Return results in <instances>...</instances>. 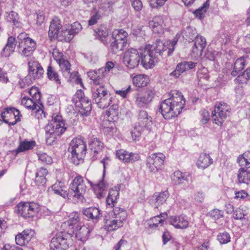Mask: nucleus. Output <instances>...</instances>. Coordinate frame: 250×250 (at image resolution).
Here are the masks:
<instances>
[{
	"label": "nucleus",
	"instance_id": "2",
	"mask_svg": "<svg viewBox=\"0 0 250 250\" xmlns=\"http://www.w3.org/2000/svg\"><path fill=\"white\" fill-rule=\"evenodd\" d=\"M127 216V212L124 208L115 207L112 211L105 212L104 215V229L107 231L118 229L123 226Z\"/></svg>",
	"mask_w": 250,
	"mask_h": 250
},
{
	"label": "nucleus",
	"instance_id": "12",
	"mask_svg": "<svg viewBox=\"0 0 250 250\" xmlns=\"http://www.w3.org/2000/svg\"><path fill=\"white\" fill-rule=\"evenodd\" d=\"M87 187L86 181L80 175L76 176L70 186V190L74 193V196L79 200H83V195L86 192Z\"/></svg>",
	"mask_w": 250,
	"mask_h": 250
},
{
	"label": "nucleus",
	"instance_id": "50",
	"mask_svg": "<svg viewBox=\"0 0 250 250\" xmlns=\"http://www.w3.org/2000/svg\"><path fill=\"white\" fill-rule=\"evenodd\" d=\"M59 34V36L63 38V40L67 42H70L74 37L70 29H63Z\"/></svg>",
	"mask_w": 250,
	"mask_h": 250
},
{
	"label": "nucleus",
	"instance_id": "55",
	"mask_svg": "<svg viewBox=\"0 0 250 250\" xmlns=\"http://www.w3.org/2000/svg\"><path fill=\"white\" fill-rule=\"evenodd\" d=\"M246 213L242 208H239L236 209L233 213L234 218L236 220H241L245 218Z\"/></svg>",
	"mask_w": 250,
	"mask_h": 250
},
{
	"label": "nucleus",
	"instance_id": "10",
	"mask_svg": "<svg viewBox=\"0 0 250 250\" xmlns=\"http://www.w3.org/2000/svg\"><path fill=\"white\" fill-rule=\"evenodd\" d=\"M38 210V205L34 202H21L16 208L19 215L25 218L34 216Z\"/></svg>",
	"mask_w": 250,
	"mask_h": 250
},
{
	"label": "nucleus",
	"instance_id": "19",
	"mask_svg": "<svg viewBox=\"0 0 250 250\" xmlns=\"http://www.w3.org/2000/svg\"><path fill=\"white\" fill-rule=\"evenodd\" d=\"M197 64V63L191 61H184L178 63L174 71L170 73V76L175 78H179L182 73L184 72L192 69Z\"/></svg>",
	"mask_w": 250,
	"mask_h": 250
},
{
	"label": "nucleus",
	"instance_id": "30",
	"mask_svg": "<svg viewBox=\"0 0 250 250\" xmlns=\"http://www.w3.org/2000/svg\"><path fill=\"white\" fill-rule=\"evenodd\" d=\"M90 232V229L85 225L77 226L75 236L78 240L84 242L88 239Z\"/></svg>",
	"mask_w": 250,
	"mask_h": 250
},
{
	"label": "nucleus",
	"instance_id": "35",
	"mask_svg": "<svg viewBox=\"0 0 250 250\" xmlns=\"http://www.w3.org/2000/svg\"><path fill=\"white\" fill-rule=\"evenodd\" d=\"M16 39L12 36L9 37L7 40V43L3 49L1 54L3 56L7 57L13 53L16 47Z\"/></svg>",
	"mask_w": 250,
	"mask_h": 250
},
{
	"label": "nucleus",
	"instance_id": "47",
	"mask_svg": "<svg viewBox=\"0 0 250 250\" xmlns=\"http://www.w3.org/2000/svg\"><path fill=\"white\" fill-rule=\"evenodd\" d=\"M172 182L175 185L183 183L186 179L184 178L183 173L180 171H176L172 173L171 176Z\"/></svg>",
	"mask_w": 250,
	"mask_h": 250
},
{
	"label": "nucleus",
	"instance_id": "38",
	"mask_svg": "<svg viewBox=\"0 0 250 250\" xmlns=\"http://www.w3.org/2000/svg\"><path fill=\"white\" fill-rule=\"evenodd\" d=\"M36 145V142L34 141H24L20 142L18 147L16 150L17 153L24 152L30 149H32Z\"/></svg>",
	"mask_w": 250,
	"mask_h": 250
},
{
	"label": "nucleus",
	"instance_id": "40",
	"mask_svg": "<svg viewBox=\"0 0 250 250\" xmlns=\"http://www.w3.org/2000/svg\"><path fill=\"white\" fill-rule=\"evenodd\" d=\"M78 106L81 108V113L83 115L87 116L91 110V101L87 98L81 100L78 104H77Z\"/></svg>",
	"mask_w": 250,
	"mask_h": 250
},
{
	"label": "nucleus",
	"instance_id": "31",
	"mask_svg": "<svg viewBox=\"0 0 250 250\" xmlns=\"http://www.w3.org/2000/svg\"><path fill=\"white\" fill-rule=\"evenodd\" d=\"M52 190L54 193L62 197L64 199L68 197V193L66 190V187L62 181H57L51 187Z\"/></svg>",
	"mask_w": 250,
	"mask_h": 250
},
{
	"label": "nucleus",
	"instance_id": "13",
	"mask_svg": "<svg viewBox=\"0 0 250 250\" xmlns=\"http://www.w3.org/2000/svg\"><path fill=\"white\" fill-rule=\"evenodd\" d=\"M58 63L63 75L68 81L75 82L77 84L82 85V81L78 76V73L76 71L71 73V64L67 60L64 59Z\"/></svg>",
	"mask_w": 250,
	"mask_h": 250
},
{
	"label": "nucleus",
	"instance_id": "28",
	"mask_svg": "<svg viewBox=\"0 0 250 250\" xmlns=\"http://www.w3.org/2000/svg\"><path fill=\"white\" fill-rule=\"evenodd\" d=\"M213 162V159L209 154L202 153L197 160L196 165L198 168L204 169L208 167Z\"/></svg>",
	"mask_w": 250,
	"mask_h": 250
},
{
	"label": "nucleus",
	"instance_id": "39",
	"mask_svg": "<svg viewBox=\"0 0 250 250\" xmlns=\"http://www.w3.org/2000/svg\"><path fill=\"white\" fill-rule=\"evenodd\" d=\"M238 180L240 183L248 184L250 182V168H241L239 169Z\"/></svg>",
	"mask_w": 250,
	"mask_h": 250
},
{
	"label": "nucleus",
	"instance_id": "15",
	"mask_svg": "<svg viewBox=\"0 0 250 250\" xmlns=\"http://www.w3.org/2000/svg\"><path fill=\"white\" fill-rule=\"evenodd\" d=\"M123 62L125 65L129 69L136 67L140 62L139 51L131 48L125 52L123 57Z\"/></svg>",
	"mask_w": 250,
	"mask_h": 250
},
{
	"label": "nucleus",
	"instance_id": "62",
	"mask_svg": "<svg viewBox=\"0 0 250 250\" xmlns=\"http://www.w3.org/2000/svg\"><path fill=\"white\" fill-rule=\"evenodd\" d=\"M57 136H59L46 132L45 137L46 143L49 145H52L53 143L55 142Z\"/></svg>",
	"mask_w": 250,
	"mask_h": 250
},
{
	"label": "nucleus",
	"instance_id": "26",
	"mask_svg": "<svg viewBox=\"0 0 250 250\" xmlns=\"http://www.w3.org/2000/svg\"><path fill=\"white\" fill-rule=\"evenodd\" d=\"M33 235V232L31 230H24L16 236V243L19 246L25 245L31 240Z\"/></svg>",
	"mask_w": 250,
	"mask_h": 250
},
{
	"label": "nucleus",
	"instance_id": "63",
	"mask_svg": "<svg viewBox=\"0 0 250 250\" xmlns=\"http://www.w3.org/2000/svg\"><path fill=\"white\" fill-rule=\"evenodd\" d=\"M85 98L84 95V93L83 90H79L77 91L74 96V100H76V104H78L81 101V100Z\"/></svg>",
	"mask_w": 250,
	"mask_h": 250
},
{
	"label": "nucleus",
	"instance_id": "14",
	"mask_svg": "<svg viewBox=\"0 0 250 250\" xmlns=\"http://www.w3.org/2000/svg\"><path fill=\"white\" fill-rule=\"evenodd\" d=\"M66 128L64 127L62 117L56 115L53 117L51 122L46 125L45 130L46 132L60 136L62 134Z\"/></svg>",
	"mask_w": 250,
	"mask_h": 250
},
{
	"label": "nucleus",
	"instance_id": "3",
	"mask_svg": "<svg viewBox=\"0 0 250 250\" xmlns=\"http://www.w3.org/2000/svg\"><path fill=\"white\" fill-rule=\"evenodd\" d=\"M68 151L71 154V160L74 164L77 165L82 162L86 151V146L83 139H73L69 144Z\"/></svg>",
	"mask_w": 250,
	"mask_h": 250
},
{
	"label": "nucleus",
	"instance_id": "59",
	"mask_svg": "<svg viewBox=\"0 0 250 250\" xmlns=\"http://www.w3.org/2000/svg\"><path fill=\"white\" fill-rule=\"evenodd\" d=\"M29 94L32 96V99L36 101L40 99V93L37 87H32L29 90Z\"/></svg>",
	"mask_w": 250,
	"mask_h": 250
},
{
	"label": "nucleus",
	"instance_id": "7",
	"mask_svg": "<svg viewBox=\"0 0 250 250\" xmlns=\"http://www.w3.org/2000/svg\"><path fill=\"white\" fill-rule=\"evenodd\" d=\"M112 97L104 85L96 86L92 90L93 101L101 108L108 107L112 103Z\"/></svg>",
	"mask_w": 250,
	"mask_h": 250
},
{
	"label": "nucleus",
	"instance_id": "23",
	"mask_svg": "<svg viewBox=\"0 0 250 250\" xmlns=\"http://www.w3.org/2000/svg\"><path fill=\"white\" fill-rule=\"evenodd\" d=\"M88 182L90 184L98 198L101 199L105 195L107 186L103 180L95 184L90 181H88Z\"/></svg>",
	"mask_w": 250,
	"mask_h": 250
},
{
	"label": "nucleus",
	"instance_id": "58",
	"mask_svg": "<svg viewBox=\"0 0 250 250\" xmlns=\"http://www.w3.org/2000/svg\"><path fill=\"white\" fill-rule=\"evenodd\" d=\"M104 72L103 69H99L98 70V74L96 76L95 80H93V83L94 84H95L96 85H103V78L104 76L103 75H101V73H103Z\"/></svg>",
	"mask_w": 250,
	"mask_h": 250
},
{
	"label": "nucleus",
	"instance_id": "32",
	"mask_svg": "<svg viewBox=\"0 0 250 250\" xmlns=\"http://www.w3.org/2000/svg\"><path fill=\"white\" fill-rule=\"evenodd\" d=\"M89 146L91 151L94 153L93 159H96L97 157L95 155L101 152L104 147V144L99 139L94 138L89 142Z\"/></svg>",
	"mask_w": 250,
	"mask_h": 250
},
{
	"label": "nucleus",
	"instance_id": "60",
	"mask_svg": "<svg viewBox=\"0 0 250 250\" xmlns=\"http://www.w3.org/2000/svg\"><path fill=\"white\" fill-rule=\"evenodd\" d=\"M72 33L75 36V35L78 34L82 29V26L79 22H75L71 25L70 28Z\"/></svg>",
	"mask_w": 250,
	"mask_h": 250
},
{
	"label": "nucleus",
	"instance_id": "17",
	"mask_svg": "<svg viewBox=\"0 0 250 250\" xmlns=\"http://www.w3.org/2000/svg\"><path fill=\"white\" fill-rule=\"evenodd\" d=\"M155 95V91L152 88L147 89L143 94H137L135 104L139 107H146L152 101Z\"/></svg>",
	"mask_w": 250,
	"mask_h": 250
},
{
	"label": "nucleus",
	"instance_id": "18",
	"mask_svg": "<svg viewBox=\"0 0 250 250\" xmlns=\"http://www.w3.org/2000/svg\"><path fill=\"white\" fill-rule=\"evenodd\" d=\"M68 247L67 239L62 233L52 238L50 244V250H65Z\"/></svg>",
	"mask_w": 250,
	"mask_h": 250
},
{
	"label": "nucleus",
	"instance_id": "43",
	"mask_svg": "<svg viewBox=\"0 0 250 250\" xmlns=\"http://www.w3.org/2000/svg\"><path fill=\"white\" fill-rule=\"evenodd\" d=\"M6 20L9 22L12 23L17 27L20 25V17L18 14L14 11L7 12L5 14Z\"/></svg>",
	"mask_w": 250,
	"mask_h": 250
},
{
	"label": "nucleus",
	"instance_id": "6",
	"mask_svg": "<svg viewBox=\"0 0 250 250\" xmlns=\"http://www.w3.org/2000/svg\"><path fill=\"white\" fill-rule=\"evenodd\" d=\"M152 45L147 44L139 49L141 64L146 69L152 68L158 62V55Z\"/></svg>",
	"mask_w": 250,
	"mask_h": 250
},
{
	"label": "nucleus",
	"instance_id": "25",
	"mask_svg": "<svg viewBox=\"0 0 250 250\" xmlns=\"http://www.w3.org/2000/svg\"><path fill=\"white\" fill-rule=\"evenodd\" d=\"M61 27V21L58 18H55L52 20L48 31V36L51 40L59 37Z\"/></svg>",
	"mask_w": 250,
	"mask_h": 250
},
{
	"label": "nucleus",
	"instance_id": "34",
	"mask_svg": "<svg viewBox=\"0 0 250 250\" xmlns=\"http://www.w3.org/2000/svg\"><path fill=\"white\" fill-rule=\"evenodd\" d=\"M48 171L47 169L43 167L37 170L36 173V177L35 182L38 186H43L46 182V176L48 174Z\"/></svg>",
	"mask_w": 250,
	"mask_h": 250
},
{
	"label": "nucleus",
	"instance_id": "41",
	"mask_svg": "<svg viewBox=\"0 0 250 250\" xmlns=\"http://www.w3.org/2000/svg\"><path fill=\"white\" fill-rule=\"evenodd\" d=\"M118 196L119 190L117 188L110 189L106 198L107 204L111 207H115Z\"/></svg>",
	"mask_w": 250,
	"mask_h": 250
},
{
	"label": "nucleus",
	"instance_id": "57",
	"mask_svg": "<svg viewBox=\"0 0 250 250\" xmlns=\"http://www.w3.org/2000/svg\"><path fill=\"white\" fill-rule=\"evenodd\" d=\"M210 216L214 220H218L223 217V211L217 209H214L209 212Z\"/></svg>",
	"mask_w": 250,
	"mask_h": 250
},
{
	"label": "nucleus",
	"instance_id": "42",
	"mask_svg": "<svg viewBox=\"0 0 250 250\" xmlns=\"http://www.w3.org/2000/svg\"><path fill=\"white\" fill-rule=\"evenodd\" d=\"M47 75L48 79L53 81L56 84H61V81L58 73L56 70L50 65L48 66Z\"/></svg>",
	"mask_w": 250,
	"mask_h": 250
},
{
	"label": "nucleus",
	"instance_id": "49",
	"mask_svg": "<svg viewBox=\"0 0 250 250\" xmlns=\"http://www.w3.org/2000/svg\"><path fill=\"white\" fill-rule=\"evenodd\" d=\"M67 223L69 226L77 224L80 221V215L78 212H73L69 216Z\"/></svg>",
	"mask_w": 250,
	"mask_h": 250
},
{
	"label": "nucleus",
	"instance_id": "9",
	"mask_svg": "<svg viewBox=\"0 0 250 250\" xmlns=\"http://www.w3.org/2000/svg\"><path fill=\"white\" fill-rule=\"evenodd\" d=\"M229 109V106L226 103H217L212 112V120L214 123L218 125H222L223 123L227 118L228 112Z\"/></svg>",
	"mask_w": 250,
	"mask_h": 250
},
{
	"label": "nucleus",
	"instance_id": "5",
	"mask_svg": "<svg viewBox=\"0 0 250 250\" xmlns=\"http://www.w3.org/2000/svg\"><path fill=\"white\" fill-rule=\"evenodd\" d=\"M151 125V118L148 116L147 113L144 110L140 111L138 121L135 124L133 129L131 131L133 139L135 141L138 140L141 133L148 130Z\"/></svg>",
	"mask_w": 250,
	"mask_h": 250
},
{
	"label": "nucleus",
	"instance_id": "24",
	"mask_svg": "<svg viewBox=\"0 0 250 250\" xmlns=\"http://www.w3.org/2000/svg\"><path fill=\"white\" fill-rule=\"evenodd\" d=\"M163 23L164 17L162 16H157L149 21V26L154 33L159 34L163 32Z\"/></svg>",
	"mask_w": 250,
	"mask_h": 250
},
{
	"label": "nucleus",
	"instance_id": "21",
	"mask_svg": "<svg viewBox=\"0 0 250 250\" xmlns=\"http://www.w3.org/2000/svg\"><path fill=\"white\" fill-rule=\"evenodd\" d=\"M116 156L124 163H133L138 161L140 156L137 153L129 152L124 149H119L116 151Z\"/></svg>",
	"mask_w": 250,
	"mask_h": 250
},
{
	"label": "nucleus",
	"instance_id": "52",
	"mask_svg": "<svg viewBox=\"0 0 250 250\" xmlns=\"http://www.w3.org/2000/svg\"><path fill=\"white\" fill-rule=\"evenodd\" d=\"M39 160L42 164H51L52 163V158L45 153H39L38 154Z\"/></svg>",
	"mask_w": 250,
	"mask_h": 250
},
{
	"label": "nucleus",
	"instance_id": "36",
	"mask_svg": "<svg viewBox=\"0 0 250 250\" xmlns=\"http://www.w3.org/2000/svg\"><path fill=\"white\" fill-rule=\"evenodd\" d=\"M169 196V193L167 191H163L160 193H156L153 196V204L156 207L165 203Z\"/></svg>",
	"mask_w": 250,
	"mask_h": 250
},
{
	"label": "nucleus",
	"instance_id": "8",
	"mask_svg": "<svg viewBox=\"0 0 250 250\" xmlns=\"http://www.w3.org/2000/svg\"><path fill=\"white\" fill-rule=\"evenodd\" d=\"M127 33L123 29H116L112 34L109 46L110 50L114 54H117L124 49L126 45Z\"/></svg>",
	"mask_w": 250,
	"mask_h": 250
},
{
	"label": "nucleus",
	"instance_id": "54",
	"mask_svg": "<svg viewBox=\"0 0 250 250\" xmlns=\"http://www.w3.org/2000/svg\"><path fill=\"white\" fill-rule=\"evenodd\" d=\"M245 64L246 61H245L244 58L241 57L236 60L234 63V68L235 70H237V71L240 72L244 68Z\"/></svg>",
	"mask_w": 250,
	"mask_h": 250
},
{
	"label": "nucleus",
	"instance_id": "44",
	"mask_svg": "<svg viewBox=\"0 0 250 250\" xmlns=\"http://www.w3.org/2000/svg\"><path fill=\"white\" fill-rule=\"evenodd\" d=\"M10 108H7L4 109V110L1 113L0 116L4 122L8 124L9 125H15L19 121H20V118L18 117L16 118L13 121L10 122L9 121V114L11 115V118L13 117V115L10 113Z\"/></svg>",
	"mask_w": 250,
	"mask_h": 250
},
{
	"label": "nucleus",
	"instance_id": "51",
	"mask_svg": "<svg viewBox=\"0 0 250 250\" xmlns=\"http://www.w3.org/2000/svg\"><path fill=\"white\" fill-rule=\"evenodd\" d=\"M197 77L199 81L202 82L203 80L208 81L209 79V75L208 74V71L205 67H203L197 72Z\"/></svg>",
	"mask_w": 250,
	"mask_h": 250
},
{
	"label": "nucleus",
	"instance_id": "33",
	"mask_svg": "<svg viewBox=\"0 0 250 250\" xmlns=\"http://www.w3.org/2000/svg\"><path fill=\"white\" fill-rule=\"evenodd\" d=\"M95 33L99 39L104 44H107L110 37L108 36V31L105 25H101L95 30Z\"/></svg>",
	"mask_w": 250,
	"mask_h": 250
},
{
	"label": "nucleus",
	"instance_id": "46",
	"mask_svg": "<svg viewBox=\"0 0 250 250\" xmlns=\"http://www.w3.org/2000/svg\"><path fill=\"white\" fill-rule=\"evenodd\" d=\"M167 215V213H164L153 217L151 219L152 223L149 225L150 227H157L159 224H162L165 221L164 219Z\"/></svg>",
	"mask_w": 250,
	"mask_h": 250
},
{
	"label": "nucleus",
	"instance_id": "29",
	"mask_svg": "<svg viewBox=\"0 0 250 250\" xmlns=\"http://www.w3.org/2000/svg\"><path fill=\"white\" fill-rule=\"evenodd\" d=\"M83 214L93 222L97 223L100 217V210L96 207H90L83 210Z\"/></svg>",
	"mask_w": 250,
	"mask_h": 250
},
{
	"label": "nucleus",
	"instance_id": "27",
	"mask_svg": "<svg viewBox=\"0 0 250 250\" xmlns=\"http://www.w3.org/2000/svg\"><path fill=\"white\" fill-rule=\"evenodd\" d=\"M206 45V39L202 36H197L192 47V52L197 56L201 55Z\"/></svg>",
	"mask_w": 250,
	"mask_h": 250
},
{
	"label": "nucleus",
	"instance_id": "56",
	"mask_svg": "<svg viewBox=\"0 0 250 250\" xmlns=\"http://www.w3.org/2000/svg\"><path fill=\"white\" fill-rule=\"evenodd\" d=\"M118 105L116 104H112L109 110L106 111V115L111 118L117 117L118 116Z\"/></svg>",
	"mask_w": 250,
	"mask_h": 250
},
{
	"label": "nucleus",
	"instance_id": "37",
	"mask_svg": "<svg viewBox=\"0 0 250 250\" xmlns=\"http://www.w3.org/2000/svg\"><path fill=\"white\" fill-rule=\"evenodd\" d=\"M149 78L145 74H139L132 79L133 84L136 87H141L146 86L149 83Z\"/></svg>",
	"mask_w": 250,
	"mask_h": 250
},
{
	"label": "nucleus",
	"instance_id": "4",
	"mask_svg": "<svg viewBox=\"0 0 250 250\" xmlns=\"http://www.w3.org/2000/svg\"><path fill=\"white\" fill-rule=\"evenodd\" d=\"M18 51L23 57L30 56L36 48L35 41L28 37L25 32H22L18 36Z\"/></svg>",
	"mask_w": 250,
	"mask_h": 250
},
{
	"label": "nucleus",
	"instance_id": "1",
	"mask_svg": "<svg viewBox=\"0 0 250 250\" xmlns=\"http://www.w3.org/2000/svg\"><path fill=\"white\" fill-rule=\"evenodd\" d=\"M170 97L162 101L159 105V111L166 120L177 117L184 107L185 100L181 92L174 90L170 93Z\"/></svg>",
	"mask_w": 250,
	"mask_h": 250
},
{
	"label": "nucleus",
	"instance_id": "11",
	"mask_svg": "<svg viewBox=\"0 0 250 250\" xmlns=\"http://www.w3.org/2000/svg\"><path fill=\"white\" fill-rule=\"evenodd\" d=\"M177 43V40L175 39L172 41L168 40L164 42L157 41L153 45L155 50L158 56H170L174 50V47Z\"/></svg>",
	"mask_w": 250,
	"mask_h": 250
},
{
	"label": "nucleus",
	"instance_id": "64",
	"mask_svg": "<svg viewBox=\"0 0 250 250\" xmlns=\"http://www.w3.org/2000/svg\"><path fill=\"white\" fill-rule=\"evenodd\" d=\"M132 91L131 85H128L127 88L125 90H119L116 91V94L121 96L123 98L126 97L127 94Z\"/></svg>",
	"mask_w": 250,
	"mask_h": 250
},
{
	"label": "nucleus",
	"instance_id": "16",
	"mask_svg": "<svg viewBox=\"0 0 250 250\" xmlns=\"http://www.w3.org/2000/svg\"><path fill=\"white\" fill-rule=\"evenodd\" d=\"M165 159V156L163 153H153L147 158L146 166L150 172L155 173L161 169Z\"/></svg>",
	"mask_w": 250,
	"mask_h": 250
},
{
	"label": "nucleus",
	"instance_id": "20",
	"mask_svg": "<svg viewBox=\"0 0 250 250\" xmlns=\"http://www.w3.org/2000/svg\"><path fill=\"white\" fill-rule=\"evenodd\" d=\"M29 76L34 80L39 79L42 76L43 69L37 61H30L28 62Z\"/></svg>",
	"mask_w": 250,
	"mask_h": 250
},
{
	"label": "nucleus",
	"instance_id": "22",
	"mask_svg": "<svg viewBox=\"0 0 250 250\" xmlns=\"http://www.w3.org/2000/svg\"><path fill=\"white\" fill-rule=\"evenodd\" d=\"M169 222L175 228L180 229H185L189 225L188 217L183 215L171 217L169 220Z\"/></svg>",
	"mask_w": 250,
	"mask_h": 250
},
{
	"label": "nucleus",
	"instance_id": "48",
	"mask_svg": "<svg viewBox=\"0 0 250 250\" xmlns=\"http://www.w3.org/2000/svg\"><path fill=\"white\" fill-rule=\"evenodd\" d=\"M209 5V1H206L203 4V6L194 11V14L196 17H198L200 19H201L203 18V15L206 12L207 9L208 8Z\"/></svg>",
	"mask_w": 250,
	"mask_h": 250
},
{
	"label": "nucleus",
	"instance_id": "53",
	"mask_svg": "<svg viewBox=\"0 0 250 250\" xmlns=\"http://www.w3.org/2000/svg\"><path fill=\"white\" fill-rule=\"evenodd\" d=\"M230 237L227 232L220 233L217 235V240L221 244H227L230 241Z\"/></svg>",
	"mask_w": 250,
	"mask_h": 250
},
{
	"label": "nucleus",
	"instance_id": "45",
	"mask_svg": "<svg viewBox=\"0 0 250 250\" xmlns=\"http://www.w3.org/2000/svg\"><path fill=\"white\" fill-rule=\"evenodd\" d=\"M34 100L27 97H24L21 100V104L28 109L34 110L36 108L37 104Z\"/></svg>",
	"mask_w": 250,
	"mask_h": 250
},
{
	"label": "nucleus",
	"instance_id": "61",
	"mask_svg": "<svg viewBox=\"0 0 250 250\" xmlns=\"http://www.w3.org/2000/svg\"><path fill=\"white\" fill-rule=\"evenodd\" d=\"M52 56L54 60H56L57 63H59L62 60L64 59V58H63V54L62 52H60L59 50L57 49H53L52 52Z\"/></svg>",
	"mask_w": 250,
	"mask_h": 250
}]
</instances>
